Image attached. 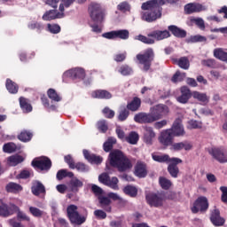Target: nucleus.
<instances>
[{
	"label": "nucleus",
	"instance_id": "nucleus-13",
	"mask_svg": "<svg viewBox=\"0 0 227 227\" xmlns=\"http://www.w3.org/2000/svg\"><path fill=\"white\" fill-rule=\"evenodd\" d=\"M208 208V200L206 197H200L194 202L192 207V212L193 214H198L199 211L203 212Z\"/></svg>",
	"mask_w": 227,
	"mask_h": 227
},
{
	"label": "nucleus",
	"instance_id": "nucleus-37",
	"mask_svg": "<svg viewBox=\"0 0 227 227\" xmlns=\"http://www.w3.org/2000/svg\"><path fill=\"white\" fill-rule=\"evenodd\" d=\"M129 111H137L141 107V99L139 98H134L133 100L127 106Z\"/></svg>",
	"mask_w": 227,
	"mask_h": 227
},
{
	"label": "nucleus",
	"instance_id": "nucleus-63",
	"mask_svg": "<svg viewBox=\"0 0 227 227\" xmlns=\"http://www.w3.org/2000/svg\"><path fill=\"white\" fill-rule=\"evenodd\" d=\"M153 121H157V118L153 114H145V123H153Z\"/></svg>",
	"mask_w": 227,
	"mask_h": 227
},
{
	"label": "nucleus",
	"instance_id": "nucleus-17",
	"mask_svg": "<svg viewBox=\"0 0 227 227\" xmlns=\"http://www.w3.org/2000/svg\"><path fill=\"white\" fill-rule=\"evenodd\" d=\"M173 131H171L170 129H166L164 131L161 132L160 137V143H161V145H164V146H169V145H171V143H173Z\"/></svg>",
	"mask_w": 227,
	"mask_h": 227
},
{
	"label": "nucleus",
	"instance_id": "nucleus-4",
	"mask_svg": "<svg viewBox=\"0 0 227 227\" xmlns=\"http://www.w3.org/2000/svg\"><path fill=\"white\" fill-rule=\"evenodd\" d=\"M72 4V0H67V2H63L59 5L58 10H51L46 12L43 16V20H55V19H63L65 17V8H70Z\"/></svg>",
	"mask_w": 227,
	"mask_h": 227
},
{
	"label": "nucleus",
	"instance_id": "nucleus-24",
	"mask_svg": "<svg viewBox=\"0 0 227 227\" xmlns=\"http://www.w3.org/2000/svg\"><path fill=\"white\" fill-rule=\"evenodd\" d=\"M155 137V131L152 127H145L144 130V141L146 145H152V141Z\"/></svg>",
	"mask_w": 227,
	"mask_h": 227
},
{
	"label": "nucleus",
	"instance_id": "nucleus-52",
	"mask_svg": "<svg viewBox=\"0 0 227 227\" xmlns=\"http://www.w3.org/2000/svg\"><path fill=\"white\" fill-rule=\"evenodd\" d=\"M29 213L34 217H42V215H43V211H42L40 208L35 207H29Z\"/></svg>",
	"mask_w": 227,
	"mask_h": 227
},
{
	"label": "nucleus",
	"instance_id": "nucleus-49",
	"mask_svg": "<svg viewBox=\"0 0 227 227\" xmlns=\"http://www.w3.org/2000/svg\"><path fill=\"white\" fill-rule=\"evenodd\" d=\"M159 182H160V187L165 191H168V189H169V187L173 185V184L169 181V179L166 177H160Z\"/></svg>",
	"mask_w": 227,
	"mask_h": 227
},
{
	"label": "nucleus",
	"instance_id": "nucleus-61",
	"mask_svg": "<svg viewBox=\"0 0 227 227\" xmlns=\"http://www.w3.org/2000/svg\"><path fill=\"white\" fill-rule=\"evenodd\" d=\"M134 120L137 123H145V114L141 113L136 114Z\"/></svg>",
	"mask_w": 227,
	"mask_h": 227
},
{
	"label": "nucleus",
	"instance_id": "nucleus-31",
	"mask_svg": "<svg viewBox=\"0 0 227 227\" xmlns=\"http://www.w3.org/2000/svg\"><path fill=\"white\" fill-rule=\"evenodd\" d=\"M98 200L101 208H104L106 212H111V200L109 197H99Z\"/></svg>",
	"mask_w": 227,
	"mask_h": 227
},
{
	"label": "nucleus",
	"instance_id": "nucleus-2",
	"mask_svg": "<svg viewBox=\"0 0 227 227\" xmlns=\"http://www.w3.org/2000/svg\"><path fill=\"white\" fill-rule=\"evenodd\" d=\"M108 160L110 166L113 168H117L118 171H129L132 169V160L129 157L125 156L123 153L120 150L112 151L109 154Z\"/></svg>",
	"mask_w": 227,
	"mask_h": 227
},
{
	"label": "nucleus",
	"instance_id": "nucleus-3",
	"mask_svg": "<svg viewBox=\"0 0 227 227\" xmlns=\"http://www.w3.org/2000/svg\"><path fill=\"white\" fill-rule=\"evenodd\" d=\"M16 212L18 219H20L21 221H27L30 222L31 218L26 215V213L20 211V208L17 207L16 205H11L10 207L6 204H3L0 206V215L2 217H8L9 215H12V214Z\"/></svg>",
	"mask_w": 227,
	"mask_h": 227
},
{
	"label": "nucleus",
	"instance_id": "nucleus-45",
	"mask_svg": "<svg viewBox=\"0 0 227 227\" xmlns=\"http://www.w3.org/2000/svg\"><path fill=\"white\" fill-rule=\"evenodd\" d=\"M47 93L49 98L53 100V102H61V96H59L54 89H50Z\"/></svg>",
	"mask_w": 227,
	"mask_h": 227
},
{
	"label": "nucleus",
	"instance_id": "nucleus-32",
	"mask_svg": "<svg viewBox=\"0 0 227 227\" xmlns=\"http://www.w3.org/2000/svg\"><path fill=\"white\" fill-rule=\"evenodd\" d=\"M214 56L221 61L227 63V52L223 48H217L214 50Z\"/></svg>",
	"mask_w": 227,
	"mask_h": 227
},
{
	"label": "nucleus",
	"instance_id": "nucleus-62",
	"mask_svg": "<svg viewBox=\"0 0 227 227\" xmlns=\"http://www.w3.org/2000/svg\"><path fill=\"white\" fill-rule=\"evenodd\" d=\"M94 215L97 217V219H106V217H107V214L100 209L95 210Z\"/></svg>",
	"mask_w": 227,
	"mask_h": 227
},
{
	"label": "nucleus",
	"instance_id": "nucleus-47",
	"mask_svg": "<svg viewBox=\"0 0 227 227\" xmlns=\"http://www.w3.org/2000/svg\"><path fill=\"white\" fill-rule=\"evenodd\" d=\"M3 150L5 153H13L17 152V145L14 143H7L4 145Z\"/></svg>",
	"mask_w": 227,
	"mask_h": 227
},
{
	"label": "nucleus",
	"instance_id": "nucleus-28",
	"mask_svg": "<svg viewBox=\"0 0 227 227\" xmlns=\"http://www.w3.org/2000/svg\"><path fill=\"white\" fill-rule=\"evenodd\" d=\"M192 97L195 98V100H198L199 102H201V104L204 105L208 104V100H210V98H208V96L200 91H193L192 93Z\"/></svg>",
	"mask_w": 227,
	"mask_h": 227
},
{
	"label": "nucleus",
	"instance_id": "nucleus-43",
	"mask_svg": "<svg viewBox=\"0 0 227 227\" xmlns=\"http://www.w3.org/2000/svg\"><path fill=\"white\" fill-rule=\"evenodd\" d=\"M66 176L72 178L74 176V172H70L67 169H61L58 171L57 173L58 180H63V178H66Z\"/></svg>",
	"mask_w": 227,
	"mask_h": 227
},
{
	"label": "nucleus",
	"instance_id": "nucleus-40",
	"mask_svg": "<svg viewBox=\"0 0 227 227\" xmlns=\"http://www.w3.org/2000/svg\"><path fill=\"white\" fill-rule=\"evenodd\" d=\"M6 89L10 93H13V94L19 91V86H17V84L10 79H7L6 81Z\"/></svg>",
	"mask_w": 227,
	"mask_h": 227
},
{
	"label": "nucleus",
	"instance_id": "nucleus-6",
	"mask_svg": "<svg viewBox=\"0 0 227 227\" xmlns=\"http://www.w3.org/2000/svg\"><path fill=\"white\" fill-rule=\"evenodd\" d=\"M77 210V206L69 205L67 209V215L71 223H73L74 224H82L86 222V217L81 216V215H79V211Z\"/></svg>",
	"mask_w": 227,
	"mask_h": 227
},
{
	"label": "nucleus",
	"instance_id": "nucleus-18",
	"mask_svg": "<svg viewBox=\"0 0 227 227\" xmlns=\"http://www.w3.org/2000/svg\"><path fill=\"white\" fill-rule=\"evenodd\" d=\"M210 221L214 226H223L225 223L224 218L221 217V212L217 208L211 212Z\"/></svg>",
	"mask_w": 227,
	"mask_h": 227
},
{
	"label": "nucleus",
	"instance_id": "nucleus-23",
	"mask_svg": "<svg viewBox=\"0 0 227 227\" xmlns=\"http://www.w3.org/2000/svg\"><path fill=\"white\" fill-rule=\"evenodd\" d=\"M148 36H152L153 40H164L166 38H169V32L168 30H155L148 34Z\"/></svg>",
	"mask_w": 227,
	"mask_h": 227
},
{
	"label": "nucleus",
	"instance_id": "nucleus-54",
	"mask_svg": "<svg viewBox=\"0 0 227 227\" xmlns=\"http://www.w3.org/2000/svg\"><path fill=\"white\" fill-rule=\"evenodd\" d=\"M48 29L50 31V33H52L53 35H58V33H59V31H61V27H59V25H56V24H48Z\"/></svg>",
	"mask_w": 227,
	"mask_h": 227
},
{
	"label": "nucleus",
	"instance_id": "nucleus-10",
	"mask_svg": "<svg viewBox=\"0 0 227 227\" xmlns=\"http://www.w3.org/2000/svg\"><path fill=\"white\" fill-rule=\"evenodd\" d=\"M208 7L200 3H190L184 6V12L188 15L192 13H201V12H207Z\"/></svg>",
	"mask_w": 227,
	"mask_h": 227
},
{
	"label": "nucleus",
	"instance_id": "nucleus-55",
	"mask_svg": "<svg viewBox=\"0 0 227 227\" xmlns=\"http://www.w3.org/2000/svg\"><path fill=\"white\" fill-rule=\"evenodd\" d=\"M119 72L121 75H130L132 74V68L129 66H122L120 67Z\"/></svg>",
	"mask_w": 227,
	"mask_h": 227
},
{
	"label": "nucleus",
	"instance_id": "nucleus-44",
	"mask_svg": "<svg viewBox=\"0 0 227 227\" xmlns=\"http://www.w3.org/2000/svg\"><path fill=\"white\" fill-rule=\"evenodd\" d=\"M119 182L120 181L118 180V177H112L108 180L106 185L107 187H110V189H113L114 191H120V186H118Z\"/></svg>",
	"mask_w": 227,
	"mask_h": 227
},
{
	"label": "nucleus",
	"instance_id": "nucleus-21",
	"mask_svg": "<svg viewBox=\"0 0 227 227\" xmlns=\"http://www.w3.org/2000/svg\"><path fill=\"white\" fill-rule=\"evenodd\" d=\"M192 94L191 93V90L188 89L187 86H183L181 88V96L177 97V102H180V104H187L189 102V98Z\"/></svg>",
	"mask_w": 227,
	"mask_h": 227
},
{
	"label": "nucleus",
	"instance_id": "nucleus-58",
	"mask_svg": "<svg viewBox=\"0 0 227 227\" xmlns=\"http://www.w3.org/2000/svg\"><path fill=\"white\" fill-rule=\"evenodd\" d=\"M111 177H109V174L108 173H103L98 176V181L101 184H104V185H107L109 180Z\"/></svg>",
	"mask_w": 227,
	"mask_h": 227
},
{
	"label": "nucleus",
	"instance_id": "nucleus-11",
	"mask_svg": "<svg viewBox=\"0 0 227 227\" xmlns=\"http://www.w3.org/2000/svg\"><path fill=\"white\" fill-rule=\"evenodd\" d=\"M102 36L107 40H116V38H121V40H127L129 39V30L110 31L103 34Z\"/></svg>",
	"mask_w": 227,
	"mask_h": 227
},
{
	"label": "nucleus",
	"instance_id": "nucleus-26",
	"mask_svg": "<svg viewBox=\"0 0 227 227\" xmlns=\"http://www.w3.org/2000/svg\"><path fill=\"white\" fill-rule=\"evenodd\" d=\"M69 185L73 192H78L79 189H81V187H82L84 184L82 183V181H81V179L73 176L69 182Z\"/></svg>",
	"mask_w": 227,
	"mask_h": 227
},
{
	"label": "nucleus",
	"instance_id": "nucleus-46",
	"mask_svg": "<svg viewBox=\"0 0 227 227\" xmlns=\"http://www.w3.org/2000/svg\"><path fill=\"white\" fill-rule=\"evenodd\" d=\"M116 144V138L110 137L106 142L104 143V150L105 152H111L113 150V145Z\"/></svg>",
	"mask_w": 227,
	"mask_h": 227
},
{
	"label": "nucleus",
	"instance_id": "nucleus-16",
	"mask_svg": "<svg viewBox=\"0 0 227 227\" xmlns=\"http://www.w3.org/2000/svg\"><path fill=\"white\" fill-rule=\"evenodd\" d=\"M151 113L156 118V120H160L162 116H166L169 113V108L166 105H157L151 108Z\"/></svg>",
	"mask_w": 227,
	"mask_h": 227
},
{
	"label": "nucleus",
	"instance_id": "nucleus-39",
	"mask_svg": "<svg viewBox=\"0 0 227 227\" xmlns=\"http://www.w3.org/2000/svg\"><path fill=\"white\" fill-rule=\"evenodd\" d=\"M123 192L131 198H136L137 196V188H136V186L128 185L123 189Z\"/></svg>",
	"mask_w": 227,
	"mask_h": 227
},
{
	"label": "nucleus",
	"instance_id": "nucleus-1",
	"mask_svg": "<svg viewBox=\"0 0 227 227\" xmlns=\"http://www.w3.org/2000/svg\"><path fill=\"white\" fill-rule=\"evenodd\" d=\"M162 1L150 0L142 4V10L149 11L142 13V20L145 22H155V20L162 17Z\"/></svg>",
	"mask_w": 227,
	"mask_h": 227
},
{
	"label": "nucleus",
	"instance_id": "nucleus-14",
	"mask_svg": "<svg viewBox=\"0 0 227 227\" xmlns=\"http://www.w3.org/2000/svg\"><path fill=\"white\" fill-rule=\"evenodd\" d=\"M169 130H171L174 137H182L185 136V129H184V124H182V119H176Z\"/></svg>",
	"mask_w": 227,
	"mask_h": 227
},
{
	"label": "nucleus",
	"instance_id": "nucleus-30",
	"mask_svg": "<svg viewBox=\"0 0 227 227\" xmlns=\"http://www.w3.org/2000/svg\"><path fill=\"white\" fill-rule=\"evenodd\" d=\"M168 30L171 31L174 36H177V38H185L187 35L185 30H183L178 27L173 25L168 27Z\"/></svg>",
	"mask_w": 227,
	"mask_h": 227
},
{
	"label": "nucleus",
	"instance_id": "nucleus-51",
	"mask_svg": "<svg viewBox=\"0 0 227 227\" xmlns=\"http://www.w3.org/2000/svg\"><path fill=\"white\" fill-rule=\"evenodd\" d=\"M185 79V73L177 71L172 77V82H182Z\"/></svg>",
	"mask_w": 227,
	"mask_h": 227
},
{
	"label": "nucleus",
	"instance_id": "nucleus-27",
	"mask_svg": "<svg viewBox=\"0 0 227 227\" xmlns=\"http://www.w3.org/2000/svg\"><path fill=\"white\" fill-rule=\"evenodd\" d=\"M7 192H12V194H19L22 191V186L17 183H8L5 186Z\"/></svg>",
	"mask_w": 227,
	"mask_h": 227
},
{
	"label": "nucleus",
	"instance_id": "nucleus-19",
	"mask_svg": "<svg viewBox=\"0 0 227 227\" xmlns=\"http://www.w3.org/2000/svg\"><path fill=\"white\" fill-rule=\"evenodd\" d=\"M171 150H174V152H180L182 150H184L185 152H190V150H192V143L189 141L174 143L171 145Z\"/></svg>",
	"mask_w": 227,
	"mask_h": 227
},
{
	"label": "nucleus",
	"instance_id": "nucleus-64",
	"mask_svg": "<svg viewBox=\"0 0 227 227\" xmlns=\"http://www.w3.org/2000/svg\"><path fill=\"white\" fill-rule=\"evenodd\" d=\"M103 114H105L106 118H114V111L109 109V107H106L103 110Z\"/></svg>",
	"mask_w": 227,
	"mask_h": 227
},
{
	"label": "nucleus",
	"instance_id": "nucleus-5",
	"mask_svg": "<svg viewBox=\"0 0 227 227\" xmlns=\"http://www.w3.org/2000/svg\"><path fill=\"white\" fill-rule=\"evenodd\" d=\"M153 58H155V54L153 53V49H147L143 53H139L137 55V59L141 65V69L144 72H148L150 70V67H152V61H153Z\"/></svg>",
	"mask_w": 227,
	"mask_h": 227
},
{
	"label": "nucleus",
	"instance_id": "nucleus-57",
	"mask_svg": "<svg viewBox=\"0 0 227 227\" xmlns=\"http://www.w3.org/2000/svg\"><path fill=\"white\" fill-rule=\"evenodd\" d=\"M74 169L80 171L81 173H86V171H90V168L86 166L84 163H77L74 164Z\"/></svg>",
	"mask_w": 227,
	"mask_h": 227
},
{
	"label": "nucleus",
	"instance_id": "nucleus-34",
	"mask_svg": "<svg viewBox=\"0 0 227 227\" xmlns=\"http://www.w3.org/2000/svg\"><path fill=\"white\" fill-rule=\"evenodd\" d=\"M20 106L23 113H31V111H33V106H31L27 99L24 98H20Z\"/></svg>",
	"mask_w": 227,
	"mask_h": 227
},
{
	"label": "nucleus",
	"instance_id": "nucleus-35",
	"mask_svg": "<svg viewBox=\"0 0 227 227\" xmlns=\"http://www.w3.org/2000/svg\"><path fill=\"white\" fill-rule=\"evenodd\" d=\"M91 95L93 98H111L113 97L107 90H95Z\"/></svg>",
	"mask_w": 227,
	"mask_h": 227
},
{
	"label": "nucleus",
	"instance_id": "nucleus-12",
	"mask_svg": "<svg viewBox=\"0 0 227 227\" xmlns=\"http://www.w3.org/2000/svg\"><path fill=\"white\" fill-rule=\"evenodd\" d=\"M32 166L34 168H38L42 171H49L51 169V166H52V162L47 157H41L34 160L32 161Z\"/></svg>",
	"mask_w": 227,
	"mask_h": 227
},
{
	"label": "nucleus",
	"instance_id": "nucleus-8",
	"mask_svg": "<svg viewBox=\"0 0 227 227\" xmlns=\"http://www.w3.org/2000/svg\"><path fill=\"white\" fill-rule=\"evenodd\" d=\"M209 155L220 162V164H226L227 162V149L224 147H213L209 150Z\"/></svg>",
	"mask_w": 227,
	"mask_h": 227
},
{
	"label": "nucleus",
	"instance_id": "nucleus-50",
	"mask_svg": "<svg viewBox=\"0 0 227 227\" xmlns=\"http://www.w3.org/2000/svg\"><path fill=\"white\" fill-rule=\"evenodd\" d=\"M18 137L20 141H23V143H27V141H31V137H33V134L27 131H22Z\"/></svg>",
	"mask_w": 227,
	"mask_h": 227
},
{
	"label": "nucleus",
	"instance_id": "nucleus-36",
	"mask_svg": "<svg viewBox=\"0 0 227 227\" xmlns=\"http://www.w3.org/2000/svg\"><path fill=\"white\" fill-rule=\"evenodd\" d=\"M32 192L35 196H38L39 194H42V192H45V187L42 183L35 182L32 186Z\"/></svg>",
	"mask_w": 227,
	"mask_h": 227
},
{
	"label": "nucleus",
	"instance_id": "nucleus-38",
	"mask_svg": "<svg viewBox=\"0 0 227 227\" xmlns=\"http://www.w3.org/2000/svg\"><path fill=\"white\" fill-rule=\"evenodd\" d=\"M127 143L129 145H137V141H139V135L137 132H130L128 137H126Z\"/></svg>",
	"mask_w": 227,
	"mask_h": 227
},
{
	"label": "nucleus",
	"instance_id": "nucleus-48",
	"mask_svg": "<svg viewBox=\"0 0 227 227\" xmlns=\"http://www.w3.org/2000/svg\"><path fill=\"white\" fill-rule=\"evenodd\" d=\"M177 163H170L168 167V173H170L171 176L176 178L178 176V167L176 166Z\"/></svg>",
	"mask_w": 227,
	"mask_h": 227
},
{
	"label": "nucleus",
	"instance_id": "nucleus-7",
	"mask_svg": "<svg viewBox=\"0 0 227 227\" xmlns=\"http://www.w3.org/2000/svg\"><path fill=\"white\" fill-rule=\"evenodd\" d=\"M145 200L150 207H162L166 201V195L164 193H149L146 195Z\"/></svg>",
	"mask_w": 227,
	"mask_h": 227
},
{
	"label": "nucleus",
	"instance_id": "nucleus-42",
	"mask_svg": "<svg viewBox=\"0 0 227 227\" xmlns=\"http://www.w3.org/2000/svg\"><path fill=\"white\" fill-rule=\"evenodd\" d=\"M177 65L180 68H183V70H189V67H191V64L189 63V59L187 57H182L178 59Z\"/></svg>",
	"mask_w": 227,
	"mask_h": 227
},
{
	"label": "nucleus",
	"instance_id": "nucleus-22",
	"mask_svg": "<svg viewBox=\"0 0 227 227\" xmlns=\"http://www.w3.org/2000/svg\"><path fill=\"white\" fill-rule=\"evenodd\" d=\"M65 75L74 77V79H84L86 77V72L81 67H76L66 72Z\"/></svg>",
	"mask_w": 227,
	"mask_h": 227
},
{
	"label": "nucleus",
	"instance_id": "nucleus-25",
	"mask_svg": "<svg viewBox=\"0 0 227 227\" xmlns=\"http://www.w3.org/2000/svg\"><path fill=\"white\" fill-rule=\"evenodd\" d=\"M83 155H84V158L89 162H90V164H101L102 160H104L102 157L97 156L95 154H91L90 153V152H88V150H83Z\"/></svg>",
	"mask_w": 227,
	"mask_h": 227
},
{
	"label": "nucleus",
	"instance_id": "nucleus-29",
	"mask_svg": "<svg viewBox=\"0 0 227 227\" xmlns=\"http://www.w3.org/2000/svg\"><path fill=\"white\" fill-rule=\"evenodd\" d=\"M189 20V26H194L195 24L200 29L205 31V20L202 18L190 17Z\"/></svg>",
	"mask_w": 227,
	"mask_h": 227
},
{
	"label": "nucleus",
	"instance_id": "nucleus-20",
	"mask_svg": "<svg viewBox=\"0 0 227 227\" xmlns=\"http://www.w3.org/2000/svg\"><path fill=\"white\" fill-rule=\"evenodd\" d=\"M135 175L138 178H145L148 175V170L146 169V164L143 161H137L135 166Z\"/></svg>",
	"mask_w": 227,
	"mask_h": 227
},
{
	"label": "nucleus",
	"instance_id": "nucleus-60",
	"mask_svg": "<svg viewBox=\"0 0 227 227\" xmlns=\"http://www.w3.org/2000/svg\"><path fill=\"white\" fill-rule=\"evenodd\" d=\"M98 130H100V132H107V123L106 122V121H99L98 122Z\"/></svg>",
	"mask_w": 227,
	"mask_h": 227
},
{
	"label": "nucleus",
	"instance_id": "nucleus-9",
	"mask_svg": "<svg viewBox=\"0 0 227 227\" xmlns=\"http://www.w3.org/2000/svg\"><path fill=\"white\" fill-rule=\"evenodd\" d=\"M89 12L90 13V19H92L94 22L100 23L102 20H104V12H102L100 4L97 3H91L89 7Z\"/></svg>",
	"mask_w": 227,
	"mask_h": 227
},
{
	"label": "nucleus",
	"instance_id": "nucleus-15",
	"mask_svg": "<svg viewBox=\"0 0 227 227\" xmlns=\"http://www.w3.org/2000/svg\"><path fill=\"white\" fill-rule=\"evenodd\" d=\"M153 159L156 162H166L167 164H182V160L179 158H169L168 154H153Z\"/></svg>",
	"mask_w": 227,
	"mask_h": 227
},
{
	"label": "nucleus",
	"instance_id": "nucleus-53",
	"mask_svg": "<svg viewBox=\"0 0 227 227\" xmlns=\"http://www.w3.org/2000/svg\"><path fill=\"white\" fill-rule=\"evenodd\" d=\"M137 40L143 42V43H148V44L155 43V39H153L152 36L146 37L145 35H138L137 37Z\"/></svg>",
	"mask_w": 227,
	"mask_h": 227
},
{
	"label": "nucleus",
	"instance_id": "nucleus-41",
	"mask_svg": "<svg viewBox=\"0 0 227 227\" xmlns=\"http://www.w3.org/2000/svg\"><path fill=\"white\" fill-rule=\"evenodd\" d=\"M203 128V122L200 121H196V120H190L188 121V125L187 129L190 130H192L194 129H202Z\"/></svg>",
	"mask_w": 227,
	"mask_h": 227
},
{
	"label": "nucleus",
	"instance_id": "nucleus-33",
	"mask_svg": "<svg viewBox=\"0 0 227 227\" xmlns=\"http://www.w3.org/2000/svg\"><path fill=\"white\" fill-rule=\"evenodd\" d=\"M20 162H24V158L20 155H12L7 158L8 166H17V164H20Z\"/></svg>",
	"mask_w": 227,
	"mask_h": 227
},
{
	"label": "nucleus",
	"instance_id": "nucleus-56",
	"mask_svg": "<svg viewBox=\"0 0 227 227\" xmlns=\"http://www.w3.org/2000/svg\"><path fill=\"white\" fill-rule=\"evenodd\" d=\"M117 10L120 12H129L130 10V5L127 2H121L117 5Z\"/></svg>",
	"mask_w": 227,
	"mask_h": 227
},
{
	"label": "nucleus",
	"instance_id": "nucleus-59",
	"mask_svg": "<svg viewBox=\"0 0 227 227\" xmlns=\"http://www.w3.org/2000/svg\"><path fill=\"white\" fill-rule=\"evenodd\" d=\"M220 191L222 192L221 201L227 204V186H221Z\"/></svg>",
	"mask_w": 227,
	"mask_h": 227
}]
</instances>
